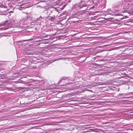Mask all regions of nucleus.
I'll use <instances>...</instances> for the list:
<instances>
[{"label":"nucleus","mask_w":133,"mask_h":133,"mask_svg":"<svg viewBox=\"0 0 133 133\" xmlns=\"http://www.w3.org/2000/svg\"><path fill=\"white\" fill-rule=\"evenodd\" d=\"M90 2L89 1L86 3L81 2L77 4H75L74 6L75 9L76 10V12H77L78 11H84L88 8L87 6H89L90 4L88 3Z\"/></svg>","instance_id":"f257e3e1"},{"label":"nucleus","mask_w":133,"mask_h":133,"mask_svg":"<svg viewBox=\"0 0 133 133\" xmlns=\"http://www.w3.org/2000/svg\"><path fill=\"white\" fill-rule=\"evenodd\" d=\"M124 7H128L131 6L133 5V2H125V4H124Z\"/></svg>","instance_id":"7ed1b4c3"},{"label":"nucleus","mask_w":133,"mask_h":133,"mask_svg":"<svg viewBox=\"0 0 133 133\" xmlns=\"http://www.w3.org/2000/svg\"><path fill=\"white\" fill-rule=\"evenodd\" d=\"M124 18V17H120V19H123Z\"/></svg>","instance_id":"9d476101"},{"label":"nucleus","mask_w":133,"mask_h":133,"mask_svg":"<svg viewBox=\"0 0 133 133\" xmlns=\"http://www.w3.org/2000/svg\"><path fill=\"white\" fill-rule=\"evenodd\" d=\"M53 12H56L57 13V12H58L57 11L55 10Z\"/></svg>","instance_id":"1a4fd4ad"},{"label":"nucleus","mask_w":133,"mask_h":133,"mask_svg":"<svg viewBox=\"0 0 133 133\" xmlns=\"http://www.w3.org/2000/svg\"><path fill=\"white\" fill-rule=\"evenodd\" d=\"M47 19L49 20L50 21H51L53 22L55 21V16H49L48 17Z\"/></svg>","instance_id":"20e7f679"},{"label":"nucleus","mask_w":133,"mask_h":133,"mask_svg":"<svg viewBox=\"0 0 133 133\" xmlns=\"http://www.w3.org/2000/svg\"><path fill=\"white\" fill-rule=\"evenodd\" d=\"M9 22V21H5L4 23L3 24V25H7V23Z\"/></svg>","instance_id":"423d86ee"},{"label":"nucleus","mask_w":133,"mask_h":133,"mask_svg":"<svg viewBox=\"0 0 133 133\" xmlns=\"http://www.w3.org/2000/svg\"><path fill=\"white\" fill-rule=\"evenodd\" d=\"M85 8H83V9L82 10H84V9H85Z\"/></svg>","instance_id":"ddd939ff"},{"label":"nucleus","mask_w":133,"mask_h":133,"mask_svg":"<svg viewBox=\"0 0 133 133\" xmlns=\"http://www.w3.org/2000/svg\"><path fill=\"white\" fill-rule=\"evenodd\" d=\"M115 15L116 16H122V14H115Z\"/></svg>","instance_id":"6e6552de"},{"label":"nucleus","mask_w":133,"mask_h":133,"mask_svg":"<svg viewBox=\"0 0 133 133\" xmlns=\"http://www.w3.org/2000/svg\"><path fill=\"white\" fill-rule=\"evenodd\" d=\"M74 80V79H72V80H71V81H73Z\"/></svg>","instance_id":"f8f14e48"},{"label":"nucleus","mask_w":133,"mask_h":133,"mask_svg":"<svg viewBox=\"0 0 133 133\" xmlns=\"http://www.w3.org/2000/svg\"><path fill=\"white\" fill-rule=\"evenodd\" d=\"M115 8L117 9V10H115L118 11H121V12H124L127 10L128 9V7L124 8V6L122 8L121 3H116L115 5Z\"/></svg>","instance_id":"f03ea898"},{"label":"nucleus","mask_w":133,"mask_h":133,"mask_svg":"<svg viewBox=\"0 0 133 133\" xmlns=\"http://www.w3.org/2000/svg\"><path fill=\"white\" fill-rule=\"evenodd\" d=\"M91 87H93V86H92V85H91Z\"/></svg>","instance_id":"4468645a"},{"label":"nucleus","mask_w":133,"mask_h":133,"mask_svg":"<svg viewBox=\"0 0 133 133\" xmlns=\"http://www.w3.org/2000/svg\"><path fill=\"white\" fill-rule=\"evenodd\" d=\"M18 82L19 83H24L23 81L21 80H19L18 81Z\"/></svg>","instance_id":"0eeeda50"},{"label":"nucleus","mask_w":133,"mask_h":133,"mask_svg":"<svg viewBox=\"0 0 133 133\" xmlns=\"http://www.w3.org/2000/svg\"><path fill=\"white\" fill-rule=\"evenodd\" d=\"M130 93H131V92H129V94H126V93H120L119 94V95L121 97V95H123V96H125L126 95H129V94Z\"/></svg>","instance_id":"39448f33"},{"label":"nucleus","mask_w":133,"mask_h":133,"mask_svg":"<svg viewBox=\"0 0 133 133\" xmlns=\"http://www.w3.org/2000/svg\"><path fill=\"white\" fill-rule=\"evenodd\" d=\"M122 98H127V97H122Z\"/></svg>","instance_id":"9b49d317"}]
</instances>
